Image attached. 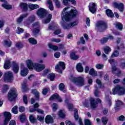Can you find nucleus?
Returning a JSON list of instances; mask_svg holds the SVG:
<instances>
[{
    "mask_svg": "<svg viewBox=\"0 0 125 125\" xmlns=\"http://www.w3.org/2000/svg\"><path fill=\"white\" fill-rule=\"evenodd\" d=\"M70 7H65L62 12V18L63 21H67L70 20V17H76L78 14V11L74 8L68 11Z\"/></svg>",
    "mask_w": 125,
    "mask_h": 125,
    "instance_id": "nucleus-1",
    "label": "nucleus"
},
{
    "mask_svg": "<svg viewBox=\"0 0 125 125\" xmlns=\"http://www.w3.org/2000/svg\"><path fill=\"white\" fill-rule=\"evenodd\" d=\"M39 63H34L31 60H28L26 61V64L29 69H35L37 72H40L45 68V65L44 64H41L43 63L42 60L38 61Z\"/></svg>",
    "mask_w": 125,
    "mask_h": 125,
    "instance_id": "nucleus-2",
    "label": "nucleus"
},
{
    "mask_svg": "<svg viewBox=\"0 0 125 125\" xmlns=\"http://www.w3.org/2000/svg\"><path fill=\"white\" fill-rule=\"evenodd\" d=\"M37 15H38L40 18H45V19L42 21L44 23H48L50 22L52 17V15L51 14H48L45 9L43 8H41L38 9V11H37Z\"/></svg>",
    "mask_w": 125,
    "mask_h": 125,
    "instance_id": "nucleus-3",
    "label": "nucleus"
},
{
    "mask_svg": "<svg viewBox=\"0 0 125 125\" xmlns=\"http://www.w3.org/2000/svg\"><path fill=\"white\" fill-rule=\"evenodd\" d=\"M109 63L112 65V72L113 74H116L118 77H120L122 75L121 70L116 67L117 62L114 59L108 60Z\"/></svg>",
    "mask_w": 125,
    "mask_h": 125,
    "instance_id": "nucleus-4",
    "label": "nucleus"
},
{
    "mask_svg": "<svg viewBox=\"0 0 125 125\" xmlns=\"http://www.w3.org/2000/svg\"><path fill=\"white\" fill-rule=\"evenodd\" d=\"M70 79L72 82L74 83L77 85H79V86H82L84 84V79L83 77L80 76L78 77L77 78H75V77L71 76L70 77Z\"/></svg>",
    "mask_w": 125,
    "mask_h": 125,
    "instance_id": "nucleus-5",
    "label": "nucleus"
},
{
    "mask_svg": "<svg viewBox=\"0 0 125 125\" xmlns=\"http://www.w3.org/2000/svg\"><path fill=\"white\" fill-rule=\"evenodd\" d=\"M96 28L98 31L103 32L107 28V23L103 21H100L97 22Z\"/></svg>",
    "mask_w": 125,
    "mask_h": 125,
    "instance_id": "nucleus-6",
    "label": "nucleus"
},
{
    "mask_svg": "<svg viewBox=\"0 0 125 125\" xmlns=\"http://www.w3.org/2000/svg\"><path fill=\"white\" fill-rule=\"evenodd\" d=\"M113 94L116 93L119 94H125V88L120 86V85H116L114 88L112 89Z\"/></svg>",
    "mask_w": 125,
    "mask_h": 125,
    "instance_id": "nucleus-7",
    "label": "nucleus"
},
{
    "mask_svg": "<svg viewBox=\"0 0 125 125\" xmlns=\"http://www.w3.org/2000/svg\"><path fill=\"white\" fill-rule=\"evenodd\" d=\"M78 23V21H75L73 22H70V23H67L66 22H64L62 24V26L64 29H70L73 26L77 25Z\"/></svg>",
    "mask_w": 125,
    "mask_h": 125,
    "instance_id": "nucleus-8",
    "label": "nucleus"
},
{
    "mask_svg": "<svg viewBox=\"0 0 125 125\" xmlns=\"http://www.w3.org/2000/svg\"><path fill=\"white\" fill-rule=\"evenodd\" d=\"M13 79V75L12 72L8 71L5 72L4 80L7 82H11Z\"/></svg>",
    "mask_w": 125,
    "mask_h": 125,
    "instance_id": "nucleus-9",
    "label": "nucleus"
},
{
    "mask_svg": "<svg viewBox=\"0 0 125 125\" xmlns=\"http://www.w3.org/2000/svg\"><path fill=\"white\" fill-rule=\"evenodd\" d=\"M4 119L3 125H7L11 119V114L9 112H5V113H4Z\"/></svg>",
    "mask_w": 125,
    "mask_h": 125,
    "instance_id": "nucleus-10",
    "label": "nucleus"
},
{
    "mask_svg": "<svg viewBox=\"0 0 125 125\" xmlns=\"http://www.w3.org/2000/svg\"><path fill=\"white\" fill-rule=\"evenodd\" d=\"M55 69L59 70V73H62V69L64 70V69H65V63L63 62H60L59 64L55 66Z\"/></svg>",
    "mask_w": 125,
    "mask_h": 125,
    "instance_id": "nucleus-11",
    "label": "nucleus"
},
{
    "mask_svg": "<svg viewBox=\"0 0 125 125\" xmlns=\"http://www.w3.org/2000/svg\"><path fill=\"white\" fill-rule=\"evenodd\" d=\"M21 76H22V77L26 76V75H27L28 73V68L24 67V65L23 63L21 64Z\"/></svg>",
    "mask_w": 125,
    "mask_h": 125,
    "instance_id": "nucleus-12",
    "label": "nucleus"
},
{
    "mask_svg": "<svg viewBox=\"0 0 125 125\" xmlns=\"http://www.w3.org/2000/svg\"><path fill=\"white\" fill-rule=\"evenodd\" d=\"M32 26H33V27H37V28H35L34 29H33V30H32L33 33L34 34L35 36H36L37 34H38V33H39L40 31V29H39L40 27L39 22H35L32 24Z\"/></svg>",
    "mask_w": 125,
    "mask_h": 125,
    "instance_id": "nucleus-13",
    "label": "nucleus"
},
{
    "mask_svg": "<svg viewBox=\"0 0 125 125\" xmlns=\"http://www.w3.org/2000/svg\"><path fill=\"white\" fill-rule=\"evenodd\" d=\"M36 20V16L34 15H31L26 20V21H25L24 24H30L32 23Z\"/></svg>",
    "mask_w": 125,
    "mask_h": 125,
    "instance_id": "nucleus-14",
    "label": "nucleus"
},
{
    "mask_svg": "<svg viewBox=\"0 0 125 125\" xmlns=\"http://www.w3.org/2000/svg\"><path fill=\"white\" fill-rule=\"evenodd\" d=\"M28 16V13H26L25 14H22L21 15L17 20V23H21V22L23 21V19H24L25 18H27Z\"/></svg>",
    "mask_w": 125,
    "mask_h": 125,
    "instance_id": "nucleus-15",
    "label": "nucleus"
},
{
    "mask_svg": "<svg viewBox=\"0 0 125 125\" xmlns=\"http://www.w3.org/2000/svg\"><path fill=\"white\" fill-rule=\"evenodd\" d=\"M56 99H57L59 101V102H62L63 101L62 98H61L59 94H53L50 98L49 100H55Z\"/></svg>",
    "mask_w": 125,
    "mask_h": 125,
    "instance_id": "nucleus-16",
    "label": "nucleus"
},
{
    "mask_svg": "<svg viewBox=\"0 0 125 125\" xmlns=\"http://www.w3.org/2000/svg\"><path fill=\"white\" fill-rule=\"evenodd\" d=\"M114 6L117 8L121 12H123L124 11V5L123 3H117V2H115L114 3Z\"/></svg>",
    "mask_w": 125,
    "mask_h": 125,
    "instance_id": "nucleus-17",
    "label": "nucleus"
},
{
    "mask_svg": "<svg viewBox=\"0 0 125 125\" xmlns=\"http://www.w3.org/2000/svg\"><path fill=\"white\" fill-rule=\"evenodd\" d=\"M89 9L90 11L92 13H96L97 10H96V5L95 3H90L89 6Z\"/></svg>",
    "mask_w": 125,
    "mask_h": 125,
    "instance_id": "nucleus-18",
    "label": "nucleus"
},
{
    "mask_svg": "<svg viewBox=\"0 0 125 125\" xmlns=\"http://www.w3.org/2000/svg\"><path fill=\"white\" fill-rule=\"evenodd\" d=\"M20 7L23 12H26L28 9V5L27 3L21 2L20 3Z\"/></svg>",
    "mask_w": 125,
    "mask_h": 125,
    "instance_id": "nucleus-19",
    "label": "nucleus"
},
{
    "mask_svg": "<svg viewBox=\"0 0 125 125\" xmlns=\"http://www.w3.org/2000/svg\"><path fill=\"white\" fill-rule=\"evenodd\" d=\"M91 108L92 109H95L98 107V103L95 101L94 98H90Z\"/></svg>",
    "mask_w": 125,
    "mask_h": 125,
    "instance_id": "nucleus-20",
    "label": "nucleus"
},
{
    "mask_svg": "<svg viewBox=\"0 0 125 125\" xmlns=\"http://www.w3.org/2000/svg\"><path fill=\"white\" fill-rule=\"evenodd\" d=\"M45 123L46 124H52L53 123V119L51 116L48 115L45 118Z\"/></svg>",
    "mask_w": 125,
    "mask_h": 125,
    "instance_id": "nucleus-21",
    "label": "nucleus"
},
{
    "mask_svg": "<svg viewBox=\"0 0 125 125\" xmlns=\"http://www.w3.org/2000/svg\"><path fill=\"white\" fill-rule=\"evenodd\" d=\"M59 88L60 90L64 92V93H65L67 91V90L65 88V84L63 83H60Z\"/></svg>",
    "mask_w": 125,
    "mask_h": 125,
    "instance_id": "nucleus-22",
    "label": "nucleus"
},
{
    "mask_svg": "<svg viewBox=\"0 0 125 125\" xmlns=\"http://www.w3.org/2000/svg\"><path fill=\"white\" fill-rule=\"evenodd\" d=\"M10 86L8 84H3L2 85V88L1 89V91L3 93H5L7 92V90H8Z\"/></svg>",
    "mask_w": 125,
    "mask_h": 125,
    "instance_id": "nucleus-23",
    "label": "nucleus"
},
{
    "mask_svg": "<svg viewBox=\"0 0 125 125\" xmlns=\"http://www.w3.org/2000/svg\"><path fill=\"white\" fill-rule=\"evenodd\" d=\"M123 105V102L121 100H117L116 101V104L115 106V110H119L120 109V106Z\"/></svg>",
    "mask_w": 125,
    "mask_h": 125,
    "instance_id": "nucleus-24",
    "label": "nucleus"
},
{
    "mask_svg": "<svg viewBox=\"0 0 125 125\" xmlns=\"http://www.w3.org/2000/svg\"><path fill=\"white\" fill-rule=\"evenodd\" d=\"M13 70L15 73H18L19 71V65L17 63L14 62L13 65Z\"/></svg>",
    "mask_w": 125,
    "mask_h": 125,
    "instance_id": "nucleus-25",
    "label": "nucleus"
},
{
    "mask_svg": "<svg viewBox=\"0 0 125 125\" xmlns=\"http://www.w3.org/2000/svg\"><path fill=\"white\" fill-rule=\"evenodd\" d=\"M76 69L78 72H83V67L82 66V63H78L76 65Z\"/></svg>",
    "mask_w": 125,
    "mask_h": 125,
    "instance_id": "nucleus-26",
    "label": "nucleus"
},
{
    "mask_svg": "<svg viewBox=\"0 0 125 125\" xmlns=\"http://www.w3.org/2000/svg\"><path fill=\"white\" fill-rule=\"evenodd\" d=\"M29 121L32 124H36L37 123V119H35L33 115H30L29 117Z\"/></svg>",
    "mask_w": 125,
    "mask_h": 125,
    "instance_id": "nucleus-27",
    "label": "nucleus"
},
{
    "mask_svg": "<svg viewBox=\"0 0 125 125\" xmlns=\"http://www.w3.org/2000/svg\"><path fill=\"white\" fill-rule=\"evenodd\" d=\"M18 91L16 87H11L8 92V94H17Z\"/></svg>",
    "mask_w": 125,
    "mask_h": 125,
    "instance_id": "nucleus-28",
    "label": "nucleus"
},
{
    "mask_svg": "<svg viewBox=\"0 0 125 125\" xmlns=\"http://www.w3.org/2000/svg\"><path fill=\"white\" fill-rule=\"evenodd\" d=\"M17 97V94H8V98L10 101H13Z\"/></svg>",
    "mask_w": 125,
    "mask_h": 125,
    "instance_id": "nucleus-29",
    "label": "nucleus"
},
{
    "mask_svg": "<svg viewBox=\"0 0 125 125\" xmlns=\"http://www.w3.org/2000/svg\"><path fill=\"white\" fill-rule=\"evenodd\" d=\"M10 61H8V60H6L5 63L4 64V68L5 69H9L11 67V64H10Z\"/></svg>",
    "mask_w": 125,
    "mask_h": 125,
    "instance_id": "nucleus-30",
    "label": "nucleus"
},
{
    "mask_svg": "<svg viewBox=\"0 0 125 125\" xmlns=\"http://www.w3.org/2000/svg\"><path fill=\"white\" fill-rule=\"evenodd\" d=\"M108 39H113V37L111 35H109L108 38H103L101 40V43L102 44H104V43H106V42H107L108 41Z\"/></svg>",
    "mask_w": 125,
    "mask_h": 125,
    "instance_id": "nucleus-31",
    "label": "nucleus"
},
{
    "mask_svg": "<svg viewBox=\"0 0 125 125\" xmlns=\"http://www.w3.org/2000/svg\"><path fill=\"white\" fill-rule=\"evenodd\" d=\"M28 6L31 10H34L35 9H37L40 7V6L37 4H31V3L29 4L28 5Z\"/></svg>",
    "mask_w": 125,
    "mask_h": 125,
    "instance_id": "nucleus-32",
    "label": "nucleus"
},
{
    "mask_svg": "<svg viewBox=\"0 0 125 125\" xmlns=\"http://www.w3.org/2000/svg\"><path fill=\"white\" fill-rule=\"evenodd\" d=\"M106 14L108 17H110L111 18H113L114 16L112 11L109 9L106 10Z\"/></svg>",
    "mask_w": 125,
    "mask_h": 125,
    "instance_id": "nucleus-33",
    "label": "nucleus"
},
{
    "mask_svg": "<svg viewBox=\"0 0 125 125\" xmlns=\"http://www.w3.org/2000/svg\"><path fill=\"white\" fill-rule=\"evenodd\" d=\"M22 91H27V90H28L29 88L28 87V86L27 85L26 83H22Z\"/></svg>",
    "mask_w": 125,
    "mask_h": 125,
    "instance_id": "nucleus-34",
    "label": "nucleus"
},
{
    "mask_svg": "<svg viewBox=\"0 0 125 125\" xmlns=\"http://www.w3.org/2000/svg\"><path fill=\"white\" fill-rule=\"evenodd\" d=\"M74 119H75V120L78 121V120H79V116L78 111L77 109H74Z\"/></svg>",
    "mask_w": 125,
    "mask_h": 125,
    "instance_id": "nucleus-35",
    "label": "nucleus"
},
{
    "mask_svg": "<svg viewBox=\"0 0 125 125\" xmlns=\"http://www.w3.org/2000/svg\"><path fill=\"white\" fill-rule=\"evenodd\" d=\"M90 75L92 76H97L98 73L96 70H95L93 68H91L89 71Z\"/></svg>",
    "mask_w": 125,
    "mask_h": 125,
    "instance_id": "nucleus-36",
    "label": "nucleus"
},
{
    "mask_svg": "<svg viewBox=\"0 0 125 125\" xmlns=\"http://www.w3.org/2000/svg\"><path fill=\"white\" fill-rule=\"evenodd\" d=\"M116 27L119 29V30H122L123 28V25L122 23H121L120 22H116L115 23Z\"/></svg>",
    "mask_w": 125,
    "mask_h": 125,
    "instance_id": "nucleus-37",
    "label": "nucleus"
},
{
    "mask_svg": "<svg viewBox=\"0 0 125 125\" xmlns=\"http://www.w3.org/2000/svg\"><path fill=\"white\" fill-rule=\"evenodd\" d=\"M55 78V74L54 73L49 74L47 76V78L50 79L51 81H54Z\"/></svg>",
    "mask_w": 125,
    "mask_h": 125,
    "instance_id": "nucleus-38",
    "label": "nucleus"
},
{
    "mask_svg": "<svg viewBox=\"0 0 125 125\" xmlns=\"http://www.w3.org/2000/svg\"><path fill=\"white\" fill-rule=\"evenodd\" d=\"M70 57L72 59H74V60H77L78 58H79V56H77L75 53H71V54H70Z\"/></svg>",
    "mask_w": 125,
    "mask_h": 125,
    "instance_id": "nucleus-39",
    "label": "nucleus"
},
{
    "mask_svg": "<svg viewBox=\"0 0 125 125\" xmlns=\"http://www.w3.org/2000/svg\"><path fill=\"white\" fill-rule=\"evenodd\" d=\"M47 2L48 4H49V8L50 10H53L54 7H53V5L52 4V2L51 0H47Z\"/></svg>",
    "mask_w": 125,
    "mask_h": 125,
    "instance_id": "nucleus-40",
    "label": "nucleus"
},
{
    "mask_svg": "<svg viewBox=\"0 0 125 125\" xmlns=\"http://www.w3.org/2000/svg\"><path fill=\"white\" fill-rule=\"evenodd\" d=\"M29 43L33 44V45H36L37 44V41L34 38H29Z\"/></svg>",
    "mask_w": 125,
    "mask_h": 125,
    "instance_id": "nucleus-41",
    "label": "nucleus"
},
{
    "mask_svg": "<svg viewBox=\"0 0 125 125\" xmlns=\"http://www.w3.org/2000/svg\"><path fill=\"white\" fill-rule=\"evenodd\" d=\"M48 46L50 49H52V50H54V51H56L58 49V46L52 45V44H49Z\"/></svg>",
    "mask_w": 125,
    "mask_h": 125,
    "instance_id": "nucleus-42",
    "label": "nucleus"
},
{
    "mask_svg": "<svg viewBox=\"0 0 125 125\" xmlns=\"http://www.w3.org/2000/svg\"><path fill=\"white\" fill-rule=\"evenodd\" d=\"M2 6L5 8V9H10L12 8V6L11 5H9L8 4H6L5 3L2 4Z\"/></svg>",
    "mask_w": 125,
    "mask_h": 125,
    "instance_id": "nucleus-43",
    "label": "nucleus"
},
{
    "mask_svg": "<svg viewBox=\"0 0 125 125\" xmlns=\"http://www.w3.org/2000/svg\"><path fill=\"white\" fill-rule=\"evenodd\" d=\"M104 51L105 54H108V53H109V52H111V49L109 47H108L107 46H106V47H104Z\"/></svg>",
    "mask_w": 125,
    "mask_h": 125,
    "instance_id": "nucleus-44",
    "label": "nucleus"
},
{
    "mask_svg": "<svg viewBox=\"0 0 125 125\" xmlns=\"http://www.w3.org/2000/svg\"><path fill=\"white\" fill-rule=\"evenodd\" d=\"M24 31V29L23 28H21V27H18V29L16 30V33L18 34H20V33H22Z\"/></svg>",
    "mask_w": 125,
    "mask_h": 125,
    "instance_id": "nucleus-45",
    "label": "nucleus"
},
{
    "mask_svg": "<svg viewBox=\"0 0 125 125\" xmlns=\"http://www.w3.org/2000/svg\"><path fill=\"white\" fill-rule=\"evenodd\" d=\"M18 106H14V107H13V108L12 109V113H13V114H17L18 113Z\"/></svg>",
    "mask_w": 125,
    "mask_h": 125,
    "instance_id": "nucleus-46",
    "label": "nucleus"
},
{
    "mask_svg": "<svg viewBox=\"0 0 125 125\" xmlns=\"http://www.w3.org/2000/svg\"><path fill=\"white\" fill-rule=\"evenodd\" d=\"M89 100H88V99H85L84 102H83L84 106H85V107H86L87 108L89 107Z\"/></svg>",
    "mask_w": 125,
    "mask_h": 125,
    "instance_id": "nucleus-47",
    "label": "nucleus"
},
{
    "mask_svg": "<svg viewBox=\"0 0 125 125\" xmlns=\"http://www.w3.org/2000/svg\"><path fill=\"white\" fill-rule=\"evenodd\" d=\"M102 122L104 125H106L108 123V119L107 118L104 117L102 118Z\"/></svg>",
    "mask_w": 125,
    "mask_h": 125,
    "instance_id": "nucleus-48",
    "label": "nucleus"
},
{
    "mask_svg": "<svg viewBox=\"0 0 125 125\" xmlns=\"http://www.w3.org/2000/svg\"><path fill=\"white\" fill-rule=\"evenodd\" d=\"M95 66L97 69H103L104 65V64H101L100 63H99L98 64H96Z\"/></svg>",
    "mask_w": 125,
    "mask_h": 125,
    "instance_id": "nucleus-49",
    "label": "nucleus"
},
{
    "mask_svg": "<svg viewBox=\"0 0 125 125\" xmlns=\"http://www.w3.org/2000/svg\"><path fill=\"white\" fill-rule=\"evenodd\" d=\"M53 111L56 112L57 109H58V105L56 103H53L52 105Z\"/></svg>",
    "mask_w": 125,
    "mask_h": 125,
    "instance_id": "nucleus-50",
    "label": "nucleus"
},
{
    "mask_svg": "<svg viewBox=\"0 0 125 125\" xmlns=\"http://www.w3.org/2000/svg\"><path fill=\"white\" fill-rule=\"evenodd\" d=\"M23 103L27 105L28 104V99L27 95H23Z\"/></svg>",
    "mask_w": 125,
    "mask_h": 125,
    "instance_id": "nucleus-51",
    "label": "nucleus"
},
{
    "mask_svg": "<svg viewBox=\"0 0 125 125\" xmlns=\"http://www.w3.org/2000/svg\"><path fill=\"white\" fill-rule=\"evenodd\" d=\"M20 120L21 123H24V122L26 121V118L24 115H21L20 116Z\"/></svg>",
    "mask_w": 125,
    "mask_h": 125,
    "instance_id": "nucleus-52",
    "label": "nucleus"
},
{
    "mask_svg": "<svg viewBox=\"0 0 125 125\" xmlns=\"http://www.w3.org/2000/svg\"><path fill=\"white\" fill-rule=\"evenodd\" d=\"M4 44L6 45V46H8V47H11L12 45V42L11 41H4Z\"/></svg>",
    "mask_w": 125,
    "mask_h": 125,
    "instance_id": "nucleus-53",
    "label": "nucleus"
},
{
    "mask_svg": "<svg viewBox=\"0 0 125 125\" xmlns=\"http://www.w3.org/2000/svg\"><path fill=\"white\" fill-rule=\"evenodd\" d=\"M16 47L18 49H21V48H23V44H22L21 42H19L18 43H17Z\"/></svg>",
    "mask_w": 125,
    "mask_h": 125,
    "instance_id": "nucleus-54",
    "label": "nucleus"
},
{
    "mask_svg": "<svg viewBox=\"0 0 125 125\" xmlns=\"http://www.w3.org/2000/svg\"><path fill=\"white\" fill-rule=\"evenodd\" d=\"M67 107L69 111H72L74 106L71 103H69L67 104Z\"/></svg>",
    "mask_w": 125,
    "mask_h": 125,
    "instance_id": "nucleus-55",
    "label": "nucleus"
},
{
    "mask_svg": "<svg viewBox=\"0 0 125 125\" xmlns=\"http://www.w3.org/2000/svg\"><path fill=\"white\" fill-rule=\"evenodd\" d=\"M37 120H38V121H40V122H43V121H44V118L42 116H40V115H38Z\"/></svg>",
    "mask_w": 125,
    "mask_h": 125,
    "instance_id": "nucleus-56",
    "label": "nucleus"
},
{
    "mask_svg": "<svg viewBox=\"0 0 125 125\" xmlns=\"http://www.w3.org/2000/svg\"><path fill=\"white\" fill-rule=\"evenodd\" d=\"M119 56V53L118 51H115L114 53L111 55V57H116V56Z\"/></svg>",
    "mask_w": 125,
    "mask_h": 125,
    "instance_id": "nucleus-57",
    "label": "nucleus"
},
{
    "mask_svg": "<svg viewBox=\"0 0 125 125\" xmlns=\"http://www.w3.org/2000/svg\"><path fill=\"white\" fill-rule=\"evenodd\" d=\"M59 116L61 118H64L65 117V114L63 113L62 111L61 110L59 112Z\"/></svg>",
    "mask_w": 125,
    "mask_h": 125,
    "instance_id": "nucleus-58",
    "label": "nucleus"
},
{
    "mask_svg": "<svg viewBox=\"0 0 125 125\" xmlns=\"http://www.w3.org/2000/svg\"><path fill=\"white\" fill-rule=\"evenodd\" d=\"M19 111L21 112V113H23V112H24L25 107H24V106H20V107H19Z\"/></svg>",
    "mask_w": 125,
    "mask_h": 125,
    "instance_id": "nucleus-59",
    "label": "nucleus"
},
{
    "mask_svg": "<svg viewBox=\"0 0 125 125\" xmlns=\"http://www.w3.org/2000/svg\"><path fill=\"white\" fill-rule=\"evenodd\" d=\"M51 41H52V42H55L56 43H60V42H61V40L60 39H51Z\"/></svg>",
    "mask_w": 125,
    "mask_h": 125,
    "instance_id": "nucleus-60",
    "label": "nucleus"
},
{
    "mask_svg": "<svg viewBox=\"0 0 125 125\" xmlns=\"http://www.w3.org/2000/svg\"><path fill=\"white\" fill-rule=\"evenodd\" d=\"M119 121H121V122H125V116L122 115L120 116L119 118Z\"/></svg>",
    "mask_w": 125,
    "mask_h": 125,
    "instance_id": "nucleus-61",
    "label": "nucleus"
},
{
    "mask_svg": "<svg viewBox=\"0 0 125 125\" xmlns=\"http://www.w3.org/2000/svg\"><path fill=\"white\" fill-rule=\"evenodd\" d=\"M49 88H43L42 90V94H47L48 91H49Z\"/></svg>",
    "mask_w": 125,
    "mask_h": 125,
    "instance_id": "nucleus-62",
    "label": "nucleus"
},
{
    "mask_svg": "<svg viewBox=\"0 0 125 125\" xmlns=\"http://www.w3.org/2000/svg\"><path fill=\"white\" fill-rule=\"evenodd\" d=\"M84 124L85 125H91L90 120H85Z\"/></svg>",
    "mask_w": 125,
    "mask_h": 125,
    "instance_id": "nucleus-63",
    "label": "nucleus"
},
{
    "mask_svg": "<svg viewBox=\"0 0 125 125\" xmlns=\"http://www.w3.org/2000/svg\"><path fill=\"white\" fill-rule=\"evenodd\" d=\"M16 125V124L15 121H14L13 120H12L10 122L9 125Z\"/></svg>",
    "mask_w": 125,
    "mask_h": 125,
    "instance_id": "nucleus-64",
    "label": "nucleus"
}]
</instances>
